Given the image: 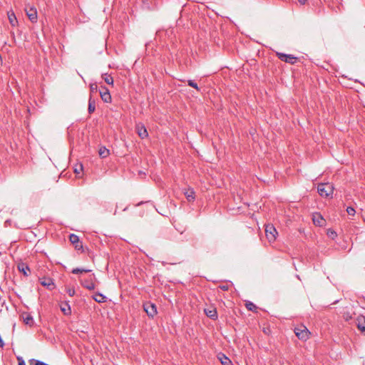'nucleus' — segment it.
<instances>
[{
  "mask_svg": "<svg viewBox=\"0 0 365 365\" xmlns=\"http://www.w3.org/2000/svg\"><path fill=\"white\" fill-rule=\"evenodd\" d=\"M334 190V185L329 182L319 183L317 185V192L322 197H332Z\"/></svg>",
  "mask_w": 365,
  "mask_h": 365,
  "instance_id": "nucleus-1",
  "label": "nucleus"
},
{
  "mask_svg": "<svg viewBox=\"0 0 365 365\" xmlns=\"http://www.w3.org/2000/svg\"><path fill=\"white\" fill-rule=\"evenodd\" d=\"M143 310L149 317L153 318L158 313L156 305L151 302L143 303Z\"/></svg>",
  "mask_w": 365,
  "mask_h": 365,
  "instance_id": "nucleus-2",
  "label": "nucleus"
},
{
  "mask_svg": "<svg viewBox=\"0 0 365 365\" xmlns=\"http://www.w3.org/2000/svg\"><path fill=\"white\" fill-rule=\"evenodd\" d=\"M265 235L269 242H272L276 240L277 232L273 225L268 224L265 226Z\"/></svg>",
  "mask_w": 365,
  "mask_h": 365,
  "instance_id": "nucleus-3",
  "label": "nucleus"
},
{
  "mask_svg": "<svg viewBox=\"0 0 365 365\" xmlns=\"http://www.w3.org/2000/svg\"><path fill=\"white\" fill-rule=\"evenodd\" d=\"M276 56L282 61L289 63L291 65L294 64L297 59V57L294 56L292 54H286L281 52H277Z\"/></svg>",
  "mask_w": 365,
  "mask_h": 365,
  "instance_id": "nucleus-4",
  "label": "nucleus"
},
{
  "mask_svg": "<svg viewBox=\"0 0 365 365\" xmlns=\"http://www.w3.org/2000/svg\"><path fill=\"white\" fill-rule=\"evenodd\" d=\"M294 333L301 340H307L309 338V331L304 326L295 327Z\"/></svg>",
  "mask_w": 365,
  "mask_h": 365,
  "instance_id": "nucleus-5",
  "label": "nucleus"
},
{
  "mask_svg": "<svg viewBox=\"0 0 365 365\" xmlns=\"http://www.w3.org/2000/svg\"><path fill=\"white\" fill-rule=\"evenodd\" d=\"M25 11L29 19L32 22L35 23L37 21V11L36 9L34 6H26L25 9Z\"/></svg>",
  "mask_w": 365,
  "mask_h": 365,
  "instance_id": "nucleus-6",
  "label": "nucleus"
},
{
  "mask_svg": "<svg viewBox=\"0 0 365 365\" xmlns=\"http://www.w3.org/2000/svg\"><path fill=\"white\" fill-rule=\"evenodd\" d=\"M99 93L101 95V98L102 101L105 103H110L111 102V96L110 94L109 90L105 86H101L99 89Z\"/></svg>",
  "mask_w": 365,
  "mask_h": 365,
  "instance_id": "nucleus-7",
  "label": "nucleus"
},
{
  "mask_svg": "<svg viewBox=\"0 0 365 365\" xmlns=\"http://www.w3.org/2000/svg\"><path fill=\"white\" fill-rule=\"evenodd\" d=\"M40 283L42 286L46 287L49 290H53L55 288L53 280L50 277H42L39 279Z\"/></svg>",
  "mask_w": 365,
  "mask_h": 365,
  "instance_id": "nucleus-8",
  "label": "nucleus"
},
{
  "mask_svg": "<svg viewBox=\"0 0 365 365\" xmlns=\"http://www.w3.org/2000/svg\"><path fill=\"white\" fill-rule=\"evenodd\" d=\"M183 193L188 202H193L195 199V192L192 188L184 189Z\"/></svg>",
  "mask_w": 365,
  "mask_h": 365,
  "instance_id": "nucleus-9",
  "label": "nucleus"
},
{
  "mask_svg": "<svg viewBox=\"0 0 365 365\" xmlns=\"http://www.w3.org/2000/svg\"><path fill=\"white\" fill-rule=\"evenodd\" d=\"M136 130H137L138 135H139V137L141 139H144L146 137H148V131L143 125H142V124L137 125Z\"/></svg>",
  "mask_w": 365,
  "mask_h": 365,
  "instance_id": "nucleus-10",
  "label": "nucleus"
},
{
  "mask_svg": "<svg viewBox=\"0 0 365 365\" xmlns=\"http://www.w3.org/2000/svg\"><path fill=\"white\" fill-rule=\"evenodd\" d=\"M312 220H313V222H314V224L315 225H317V226H319V227L323 226L324 222H325L324 219L319 213H316V214H314L313 215Z\"/></svg>",
  "mask_w": 365,
  "mask_h": 365,
  "instance_id": "nucleus-11",
  "label": "nucleus"
},
{
  "mask_svg": "<svg viewBox=\"0 0 365 365\" xmlns=\"http://www.w3.org/2000/svg\"><path fill=\"white\" fill-rule=\"evenodd\" d=\"M356 325L361 332L365 334V317L359 316L357 318Z\"/></svg>",
  "mask_w": 365,
  "mask_h": 365,
  "instance_id": "nucleus-12",
  "label": "nucleus"
},
{
  "mask_svg": "<svg viewBox=\"0 0 365 365\" xmlns=\"http://www.w3.org/2000/svg\"><path fill=\"white\" fill-rule=\"evenodd\" d=\"M81 284L83 287L89 289L93 290L95 289V284L93 282L92 279H85L81 282Z\"/></svg>",
  "mask_w": 365,
  "mask_h": 365,
  "instance_id": "nucleus-13",
  "label": "nucleus"
},
{
  "mask_svg": "<svg viewBox=\"0 0 365 365\" xmlns=\"http://www.w3.org/2000/svg\"><path fill=\"white\" fill-rule=\"evenodd\" d=\"M217 358L220 361V362L222 365H231L232 364V361H230V359L228 357H227L224 354L220 353L217 355Z\"/></svg>",
  "mask_w": 365,
  "mask_h": 365,
  "instance_id": "nucleus-14",
  "label": "nucleus"
},
{
  "mask_svg": "<svg viewBox=\"0 0 365 365\" xmlns=\"http://www.w3.org/2000/svg\"><path fill=\"white\" fill-rule=\"evenodd\" d=\"M96 110V101L90 95V98L88 100V112L89 114L93 113Z\"/></svg>",
  "mask_w": 365,
  "mask_h": 365,
  "instance_id": "nucleus-15",
  "label": "nucleus"
},
{
  "mask_svg": "<svg viewBox=\"0 0 365 365\" xmlns=\"http://www.w3.org/2000/svg\"><path fill=\"white\" fill-rule=\"evenodd\" d=\"M205 313L208 317H210V319H212L213 320H215L217 318V310L215 309H205Z\"/></svg>",
  "mask_w": 365,
  "mask_h": 365,
  "instance_id": "nucleus-16",
  "label": "nucleus"
},
{
  "mask_svg": "<svg viewBox=\"0 0 365 365\" xmlns=\"http://www.w3.org/2000/svg\"><path fill=\"white\" fill-rule=\"evenodd\" d=\"M18 269L20 272H22L24 276H28V271H30L29 266L24 263H20L18 264Z\"/></svg>",
  "mask_w": 365,
  "mask_h": 365,
  "instance_id": "nucleus-17",
  "label": "nucleus"
},
{
  "mask_svg": "<svg viewBox=\"0 0 365 365\" xmlns=\"http://www.w3.org/2000/svg\"><path fill=\"white\" fill-rule=\"evenodd\" d=\"M61 310L65 315H70L71 314V307L68 302H65L61 305Z\"/></svg>",
  "mask_w": 365,
  "mask_h": 365,
  "instance_id": "nucleus-18",
  "label": "nucleus"
},
{
  "mask_svg": "<svg viewBox=\"0 0 365 365\" xmlns=\"http://www.w3.org/2000/svg\"><path fill=\"white\" fill-rule=\"evenodd\" d=\"M23 319L24 323L27 325L32 326L34 324L33 317L29 314H24Z\"/></svg>",
  "mask_w": 365,
  "mask_h": 365,
  "instance_id": "nucleus-19",
  "label": "nucleus"
},
{
  "mask_svg": "<svg viewBox=\"0 0 365 365\" xmlns=\"http://www.w3.org/2000/svg\"><path fill=\"white\" fill-rule=\"evenodd\" d=\"M101 77L107 84L113 85V78L108 73H103Z\"/></svg>",
  "mask_w": 365,
  "mask_h": 365,
  "instance_id": "nucleus-20",
  "label": "nucleus"
},
{
  "mask_svg": "<svg viewBox=\"0 0 365 365\" xmlns=\"http://www.w3.org/2000/svg\"><path fill=\"white\" fill-rule=\"evenodd\" d=\"M93 299L98 303H103L106 302V297L101 293H97L93 296Z\"/></svg>",
  "mask_w": 365,
  "mask_h": 365,
  "instance_id": "nucleus-21",
  "label": "nucleus"
},
{
  "mask_svg": "<svg viewBox=\"0 0 365 365\" xmlns=\"http://www.w3.org/2000/svg\"><path fill=\"white\" fill-rule=\"evenodd\" d=\"M8 19L11 26H15L17 24V19L14 12L8 13Z\"/></svg>",
  "mask_w": 365,
  "mask_h": 365,
  "instance_id": "nucleus-22",
  "label": "nucleus"
},
{
  "mask_svg": "<svg viewBox=\"0 0 365 365\" xmlns=\"http://www.w3.org/2000/svg\"><path fill=\"white\" fill-rule=\"evenodd\" d=\"M98 153L101 158H106L109 155L110 151L106 147H101L99 149Z\"/></svg>",
  "mask_w": 365,
  "mask_h": 365,
  "instance_id": "nucleus-23",
  "label": "nucleus"
},
{
  "mask_svg": "<svg viewBox=\"0 0 365 365\" xmlns=\"http://www.w3.org/2000/svg\"><path fill=\"white\" fill-rule=\"evenodd\" d=\"M245 307L246 308L250 310V311H252V312H257V307L252 302H247L245 303Z\"/></svg>",
  "mask_w": 365,
  "mask_h": 365,
  "instance_id": "nucleus-24",
  "label": "nucleus"
},
{
  "mask_svg": "<svg viewBox=\"0 0 365 365\" xmlns=\"http://www.w3.org/2000/svg\"><path fill=\"white\" fill-rule=\"evenodd\" d=\"M69 240L73 245L78 244L79 237L75 234H71L69 235Z\"/></svg>",
  "mask_w": 365,
  "mask_h": 365,
  "instance_id": "nucleus-25",
  "label": "nucleus"
},
{
  "mask_svg": "<svg viewBox=\"0 0 365 365\" xmlns=\"http://www.w3.org/2000/svg\"><path fill=\"white\" fill-rule=\"evenodd\" d=\"M91 272L90 269L74 268V269H73L71 272L73 274H80V273H87V272Z\"/></svg>",
  "mask_w": 365,
  "mask_h": 365,
  "instance_id": "nucleus-26",
  "label": "nucleus"
},
{
  "mask_svg": "<svg viewBox=\"0 0 365 365\" xmlns=\"http://www.w3.org/2000/svg\"><path fill=\"white\" fill-rule=\"evenodd\" d=\"M98 91V85L96 83H91L90 84V91L91 95L92 96L93 93H96Z\"/></svg>",
  "mask_w": 365,
  "mask_h": 365,
  "instance_id": "nucleus-27",
  "label": "nucleus"
},
{
  "mask_svg": "<svg viewBox=\"0 0 365 365\" xmlns=\"http://www.w3.org/2000/svg\"><path fill=\"white\" fill-rule=\"evenodd\" d=\"M187 85L192 88H195L197 91H200V88L197 86V84L192 80L187 81Z\"/></svg>",
  "mask_w": 365,
  "mask_h": 365,
  "instance_id": "nucleus-28",
  "label": "nucleus"
},
{
  "mask_svg": "<svg viewBox=\"0 0 365 365\" xmlns=\"http://www.w3.org/2000/svg\"><path fill=\"white\" fill-rule=\"evenodd\" d=\"M327 235L331 239H334L337 236L336 232L332 230H329L327 232Z\"/></svg>",
  "mask_w": 365,
  "mask_h": 365,
  "instance_id": "nucleus-29",
  "label": "nucleus"
},
{
  "mask_svg": "<svg viewBox=\"0 0 365 365\" xmlns=\"http://www.w3.org/2000/svg\"><path fill=\"white\" fill-rule=\"evenodd\" d=\"M66 292L68 293V294L70 297L74 296V294L76 293L75 289L73 288H70V287L66 288Z\"/></svg>",
  "mask_w": 365,
  "mask_h": 365,
  "instance_id": "nucleus-30",
  "label": "nucleus"
},
{
  "mask_svg": "<svg viewBox=\"0 0 365 365\" xmlns=\"http://www.w3.org/2000/svg\"><path fill=\"white\" fill-rule=\"evenodd\" d=\"M346 212L349 215H355V210L352 207H348L346 208Z\"/></svg>",
  "mask_w": 365,
  "mask_h": 365,
  "instance_id": "nucleus-31",
  "label": "nucleus"
},
{
  "mask_svg": "<svg viewBox=\"0 0 365 365\" xmlns=\"http://www.w3.org/2000/svg\"><path fill=\"white\" fill-rule=\"evenodd\" d=\"M17 360L19 361L18 365H26V363L21 356H17Z\"/></svg>",
  "mask_w": 365,
  "mask_h": 365,
  "instance_id": "nucleus-32",
  "label": "nucleus"
},
{
  "mask_svg": "<svg viewBox=\"0 0 365 365\" xmlns=\"http://www.w3.org/2000/svg\"><path fill=\"white\" fill-rule=\"evenodd\" d=\"M74 245H75V248L76 250H79L83 248V245H82V244L79 241H78V244H75Z\"/></svg>",
  "mask_w": 365,
  "mask_h": 365,
  "instance_id": "nucleus-33",
  "label": "nucleus"
},
{
  "mask_svg": "<svg viewBox=\"0 0 365 365\" xmlns=\"http://www.w3.org/2000/svg\"><path fill=\"white\" fill-rule=\"evenodd\" d=\"M35 365H48V364L44 363V362H43V361L36 360Z\"/></svg>",
  "mask_w": 365,
  "mask_h": 365,
  "instance_id": "nucleus-34",
  "label": "nucleus"
},
{
  "mask_svg": "<svg viewBox=\"0 0 365 365\" xmlns=\"http://www.w3.org/2000/svg\"><path fill=\"white\" fill-rule=\"evenodd\" d=\"M220 288L222 290H227L228 289V287L227 286H221Z\"/></svg>",
  "mask_w": 365,
  "mask_h": 365,
  "instance_id": "nucleus-35",
  "label": "nucleus"
},
{
  "mask_svg": "<svg viewBox=\"0 0 365 365\" xmlns=\"http://www.w3.org/2000/svg\"><path fill=\"white\" fill-rule=\"evenodd\" d=\"M301 4H304L306 2V0H299Z\"/></svg>",
  "mask_w": 365,
  "mask_h": 365,
  "instance_id": "nucleus-36",
  "label": "nucleus"
},
{
  "mask_svg": "<svg viewBox=\"0 0 365 365\" xmlns=\"http://www.w3.org/2000/svg\"><path fill=\"white\" fill-rule=\"evenodd\" d=\"M75 172H76V173H79L78 168H75Z\"/></svg>",
  "mask_w": 365,
  "mask_h": 365,
  "instance_id": "nucleus-37",
  "label": "nucleus"
},
{
  "mask_svg": "<svg viewBox=\"0 0 365 365\" xmlns=\"http://www.w3.org/2000/svg\"><path fill=\"white\" fill-rule=\"evenodd\" d=\"M79 167H80V170H82V169H83V166H82V165H80V166H79Z\"/></svg>",
  "mask_w": 365,
  "mask_h": 365,
  "instance_id": "nucleus-38",
  "label": "nucleus"
},
{
  "mask_svg": "<svg viewBox=\"0 0 365 365\" xmlns=\"http://www.w3.org/2000/svg\"><path fill=\"white\" fill-rule=\"evenodd\" d=\"M142 203H143V202H141L138 203L137 205H138H138H140Z\"/></svg>",
  "mask_w": 365,
  "mask_h": 365,
  "instance_id": "nucleus-39",
  "label": "nucleus"
}]
</instances>
